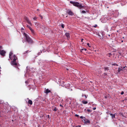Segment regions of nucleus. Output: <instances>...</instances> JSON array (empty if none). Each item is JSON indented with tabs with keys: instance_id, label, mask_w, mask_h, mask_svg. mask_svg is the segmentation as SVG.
Instances as JSON below:
<instances>
[{
	"instance_id": "1",
	"label": "nucleus",
	"mask_w": 127,
	"mask_h": 127,
	"mask_svg": "<svg viewBox=\"0 0 127 127\" xmlns=\"http://www.w3.org/2000/svg\"><path fill=\"white\" fill-rule=\"evenodd\" d=\"M23 34L25 37L26 40L28 43L31 44L33 43L32 40L28 34L25 32Z\"/></svg>"
},
{
	"instance_id": "2",
	"label": "nucleus",
	"mask_w": 127,
	"mask_h": 127,
	"mask_svg": "<svg viewBox=\"0 0 127 127\" xmlns=\"http://www.w3.org/2000/svg\"><path fill=\"white\" fill-rule=\"evenodd\" d=\"M70 2L76 7H78L80 9L84 8V6H82L79 3L77 2H74L73 1H70Z\"/></svg>"
},
{
	"instance_id": "3",
	"label": "nucleus",
	"mask_w": 127,
	"mask_h": 127,
	"mask_svg": "<svg viewBox=\"0 0 127 127\" xmlns=\"http://www.w3.org/2000/svg\"><path fill=\"white\" fill-rule=\"evenodd\" d=\"M17 57L15 55H13V61H12L11 62V64L12 65L16 66L17 65V64L16 62V60L17 59Z\"/></svg>"
},
{
	"instance_id": "4",
	"label": "nucleus",
	"mask_w": 127,
	"mask_h": 127,
	"mask_svg": "<svg viewBox=\"0 0 127 127\" xmlns=\"http://www.w3.org/2000/svg\"><path fill=\"white\" fill-rule=\"evenodd\" d=\"M82 121L86 124H88L90 123V120H88L86 118H84V119H83Z\"/></svg>"
},
{
	"instance_id": "5",
	"label": "nucleus",
	"mask_w": 127,
	"mask_h": 127,
	"mask_svg": "<svg viewBox=\"0 0 127 127\" xmlns=\"http://www.w3.org/2000/svg\"><path fill=\"white\" fill-rule=\"evenodd\" d=\"M66 13L68 15L71 16H72L74 14L73 12L70 9L67 10L66 11Z\"/></svg>"
},
{
	"instance_id": "6",
	"label": "nucleus",
	"mask_w": 127,
	"mask_h": 127,
	"mask_svg": "<svg viewBox=\"0 0 127 127\" xmlns=\"http://www.w3.org/2000/svg\"><path fill=\"white\" fill-rule=\"evenodd\" d=\"M25 19V20L28 23V24L30 25L31 26L32 25V24L30 22L29 20L28 19V18L26 17H25L24 18Z\"/></svg>"
},
{
	"instance_id": "7",
	"label": "nucleus",
	"mask_w": 127,
	"mask_h": 127,
	"mask_svg": "<svg viewBox=\"0 0 127 127\" xmlns=\"http://www.w3.org/2000/svg\"><path fill=\"white\" fill-rule=\"evenodd\" d=\"M6 53V52L4 50H1L0 51V54L2 56H4L5 54Z\"/></svg>"
},
{
	"instance_id": "8",
	"label": "nucleus",
	"mask_w": 127,
	"mask_h": 127,
	"mask_svg": "<svg viewBox=\"0 0 127 127\" xmlns=\"http://www.w3.org/2000/svg\"><path fill=\"white\" fill-rule=\"evenodd\" d=\"M125 68V67H123L121 66L120 68L119 67V69L118 70V72L119 73L120 72V71L121 70H122L123 69Z\"/></svg>"
},
{
	"instance_id": "9",
	"label": "nucleus",
	"mask_w": 127,
	"mask_h": 127,
	"mask_svg": "<svg viewBox=\"0 0 127 127\" xmlns=\"http://www.w3.org/2000/svg\"><path fill=\"white\" fill-rule=\"evenodd\" d=\"M52 109L55 112L56 111L58 110V109L54 106H53L52 107Z\"/></svg>"
},
{
	"instance_id": "10",
	"label": "nucleus",
	"mask_w": 127,
	"mask_h": 127,
	"mask_svg": "<svg viewBox=\"0 0 127 127\" xmlns=\"http://www.w3.org/2000/svg\"><path fill=\"white\" fill-rule=\"evenodd\" d=\"M27 99L29 100L28 101V103L29 104H30L31 105H32V100L29 99V98H27Z\"/></svg>"
},
{
	"instance_id": "11",
	"label": "nucleus",
	"mask_w": 127,
	"mask_h": 127,
	"mask_svg": "<svg viewBox=\"0 0 127 127\" xmlns=\"http://www.w3.org/2000/svg\"><path fill=\"white\" fill-rule=\"evenodd\" d=\"M44 92L46 94H48V93L51 92V91L49 90L48 89H47L45 90L44 91Z\"/></svg>"
},
{
	"instance_id": "12",
	"label": "nucleus",
	"mask_w": 127,
	"mask_h": 127,
	"mask_svg": "<svg viewBox=\"0 0 127 127\" xmlns=\"http://www.w3.org/2000/svg\"><path fill=\"white\" fill-rule=\"evenodd\" d=\"M116 114H110V116H111L112 119H113L115 118Z\"/></svg>"
},
{
	"instance_id": "13",
	"label": "nucleus",
	"mask_w": 127,
	"mask_h": 127,
	"mask_svg": "<svg viewBox=\"0 0 127 127\" xmlns=\"http://www.w3.org/2000/svg\"><path fill=\"white\" fill-rule=\"evenodd\" d=\"M107 74L105 73H104L102 75V77L104 78H105L106 77V76H107Z\"/></svg>"
},
{
	"instance_id": "14",
	"label": "nucleus",
	"mask_w": 127,
	"mask_h": 127,
	"mask_svg": "<svg viewBox=\"0 0 127 127\" xmlns=\"http://www.w3.org/2000/svg\"><path fill=\"white\" fill-rule=\"evenodd\" d=\"M65 35L67 38H68L70 37V34L69 33L66 32L65 33Z\"/></svg>"
},
{
	"instance_id": "15",
	"label": "nucleus",
	"mask_w": 127,
	"mask_h": 127,
	"mask_svg": "<svg viewBox=\"0 0 127 127\" xmlns=\"http://www.w3.org/2000/svg\"><path fill=\"white\" fill-rule=\"evenodd\" d=\"M30 30H31V32L33 35H34L35 34V33L34 31L32 29V28Z\"/></svg>"
},
{
	"instance_id": "16",
	"label": "nucleus",
	"mask_w": 127,
	"mask_h": 127,
	"mask_svg": "<svg viewBox=\"0 0 127 127\" xmlns=\"http://www.w3.org/2000/svg\"><path fill=\"white\" fill-rule=\"evenodd\" d=\"M104 69L105 71H107L109 70V67H104Z\"/></svg>"
},
{
	"instance_id": "17",
	"label": "nucleus",
	"mask_w": 127,
	"mask_h": 127,
	"mask_svg": "<svg viewBox=\"0 0 127 127\" xmlns=\"http://www.w3.org/2000/svg\"><path fill=\"white\" fill-rule=\"evenodd\" d=\"M82 102L83 104H87L88 103L87 101H86L84 100H83Z\"/></svg>"
},
{
	"instance_id": "18",
	"label": "nucleus",
	"mask_w": 127,
	"mask_h": 127,
	"mask_svg": "<svg viewBox=\"0 0 127 127\" xmlns=\"http://www.w3.org/2000/svg\"><path fill=\"white\" fill-rule=\"evenodd\" d=\"M12 54L13 53L12 52H10L9 54V57L11 60H12V59L11 58V56Z\"/></svg>"
},
{
	"instance_id": "19",
	"label": "nucleus",
	"mask_w": 127,
	"mask_h": 127,
	"mask_svg": "<svg viewBox=\"0 0 127 127\" xmlns=\"http://www.w3.org/2000/svg\"><path fill=\"white\" fill-rule=\"evenodd\" d=\"M35 26L37 27L39 26V24L37 23H36L35 24Z\"/></svg>"
},
{
	"instance_id": "20",
	"label": "nucleus",
	"mask_w": 127,
	"mask_h": 127,
	"mask_svg": "<svg viewBox=\"0 0 127 127\" xmlns=\"http://www.w3.org/2000/svg\"><path fill=\"white\" fill-rule=\"evenodd\" d=\"M108 55L109 57H110L111 56H112V54H111V53H108Z\"/></svg>"
},
{
	"instance_id": "21",
	"label": "nucleus",
	"mask_w": 127,
	"mask_h": 127,
	"mask_svg": "<svg viewBox=\"0 0 127 127\" xmlns=\"http://www.w3.org/2000/svg\"><path fill=\"white\" fill-rule=\"evenodd\" d=\"M84 96V97H85L86 98L87 97V96L86 95L83 94L82 95V96L83 97Z\"/></svg>"
},
{
	"instance_id": "22",
	"label": "nucleus",
	"mask_w": 127,
	"mask_h": 127,
	"mask_svg": "<svg viewBox=\"0 0 127 127\" xmlns=\"http://www.w3.org/2000/svg\"><path fill=\"white\" fill-rule=\"evenodd\" d=\"M87 45L90 47H91V45L89 43H87Z\"/></svg>"
},
{
	"instance_id": "23",
	"label": "nucleus",
	"mask_w": 127,
	"mask_h": 127,
	"mask_svg": "<svg viewBox=\"0 0 127 127\" xmlns=\"http://www.w3.org/2000/svg\"><path fill=\"white\" fill-rule=\"evenodd\" d=\"M27 27L30 29V30L32 29L28 25H27Z\"/></svg>"
},
{
	"instance_id": "24",
	"label": "nucleus",
	"mask_w": 127,
	"mask_h": 127,
	"mask_svg": "<svg viewBox=\"0 0 127 127\" xmlns=\"http://www.w3.org/2000/svg\"><path fill=\"white\" fill-rule=\"evenodd\" d=\"M107 114H110H110H112V113H111V112L110 111H108L107 112Z\"/></svg>"
},
{
	"instance_id": "25",
	"label": "nucleus",
	"mask_w": 127,
	"mask_h": 127,
	"mask_svg": "<svg viewBox=\"0 0 127 127\" xmlns=\"http://www.w3.org/2000/svg\"><path fill=\"white\" fill-rule=\"evenodd\" d=\"M112 65H115H115H116L117 66H118V65L117 64H112Z\"/></svg>"
},
{
	"instance_id": "26",
	"label": "nucleus",
	"mask_w": 127,
	"mask_h": 127,
	"mask_svg": "<svg viewBox=\"0 0 127 127\" xmlns=\"http://www.w3.org/2000/svg\"><path fill=\"white\" fill-rule=\"evenodd\" d=\"M80 118L81 119H84V118H85V117H83L82 116H81L80 117Z\"/></svg>"
},
{
	"instance_id": "27",
	"label": "nucleus",
	"mask_w": 127,
	"mask_h": 127,
	"mask_svg": "<svg viewBox=\"0 0 127 127\" xmlns=\"http://www.w3.org/2000/svg\"><path fill=\"white\" fill-rule=\"evenodd\" d=\"M61 27L63 28H64V25L63 24H62L61 25Z\"/></svg>"
},
{
	"instance_id": "28",
	"label": "nucleus",
	"mask_w": 127,
	"mask_h": 127,
	"mask_svg": "<svg viewBox=\"0 0 127 127\" xmlns=\"http://www.w3.org/2000/svg\"><path fill=\"white\" fill-rule=\"evenodd\" d=\"M87 111L88 112H92V110H91L90 109H88L87 110Z\"/></svg>"
},
{
	"instance_id": "29",
	"label": "nucleus",
	"mask_w": 127,
	"mask_h": 127,
	"mask_svg": "<svg viewBox=\"0 0 127 127\" xmlns=\"http://www.w3.org/2000/svg\"><path fill=\"white\" fill-rule=\"evenodd\" d=\"M37 17H35L33 18V19L34 20H36L37 19Z\"/></svg>"
},
{
	"instance_id": "30",
	"label": "nucleus",
	"mask_w": 127,
	"mask_h": 127,
	"mask_svg": "<svg viewBox=\"0 0 127 127\" xmlns=\"http://www.w3.org/2000/svg\"><path fill=\"white\" fill-rule=\"evenodd\" d=\"M86 12V11L84 10H83L82 11V13H85Z\"/></svg>"
},
{
	"instance_id": "31",
	"label": "nucleus",
	"mask_w": 127,
	"mask_h": 127,
	"mask_svg": "<svg viewBox=\"0 0 127 127\" xmlns=\"http://www.w3.org/2000/svg\"><path fill=\"white\" fill-rule=\"evenodd\" d=\"M2 49V47L0 45V51H1V50Z\"/></svg>"
},
{
	"instance_id": "32",
	"label": "nucleus",
	"mask_w": 127,
	"mask_h": 127,
	"mask_svg": "<svg viewBox=\"0 0 127 127\" xmlns=\"http://www.w3.org/2000/svg\"><path fill=\"white\" fill-rule=\"evenodd\" d=\"M124 93V92L123 91H122L121 93V94L122 95Z\"/></svg>"
},
{
	"instance_id": "33",
	"label": "nucleus",
	"mask_w": 127,
	"mask_h": 127,
	"mask_svg": "<svg viewBox=\"0 0 127 127\" xmlns=\"http://www.w3.org/2000/svg\"><path fill=\"white\" fill-rule=\"evenodd\" d=\"M82 50H84L85 51H86V50H87V49L85 48H83V49H82Z\"/></svg>"
},
{
	"instance_id": "34",
	"label": "nucleus",
	"mask_w": 127,
	"mask_h": 127,
	"mask_svg": "<svg viewBox=\"0 0 127 127\" xmlns=\"http://www.w3.org/2000/svg\"><path fill=\"white\" fill-rule=\"evenodd\" d=\"M28 50L27 51H25V53H24V54H25L26 53H28Z\"/></svg>"
},
{
	"instance_id": "35",
	"label": "nucleus",
	"mask_w": 127,
	"mask_h": 127,
	"mask_svg": "<svg viewBox=\"0 0 127 127\" xmlns=\"http://www.w3.org/2000/svg\"><path fill=\"white\" fill-rule=\"evenodd\" d=\"M97 26V25H95L94 26V27H95V28H96V27Z\"/></svg>"
},
{
	"instance_id": "36",
	"label": "nucleus",
	"mask_w": 127,
	"mask_h": 127,
	"mask_svg": "<svg viewBox=\"0 0 127 127\" xmlns=\"http://www.w3.org/2000/svg\"><path fill=\"white\" fill-rule=\"evenodd\" d=\"M75 116H76V117H78L79 116V115H78L76 114L75 115Z\"/></svg>"
},
{
	"instance_id": "37",
	"label": "nucleus",
	"mask_w": 127,
	"mask_h": 127,
	"mask_svg": "<svg viewBox=\"0 0 127 127\" xmlns=\"http://www.w3.org/2000/svg\"><path fill=\"white\" fill-rule=\"evenodd\" d=\"M48 117V118L50 119V116L49 115H47Z\"/></svg>"
},
{
	"instance_id": "38",
	"label": "nucleus",
	"mask_w": 127,
	"mask_h": 127,
	"mask_svg": "<svg viewBox=\"0 0 127 127\" xmlns=\"http://www.w3.org/2000/svg\"><path fill=\"white\" fill-rule=\"evenodd\" d=\"M93 110H95V109H96V107H94V108H93Z\"/></svg>"
},
{
	"instance_id": "39",
	"label": "nucleus",
	"mask_w": 127,
	"mask_h": 127,
	"mask_svg": "<svg viewBox=\"0 0 127 127\" xmlns=\"http://www.w3.org/2000/svg\"><path fill=\"white\" fill-rule=\"evenodd\" d=\"M81 127V126L80 125H79L78 126H76V127Z\"/></svg>"
},
{
	"instance_id": "40",
	"label": "nucleus",
	"mask_w": 127,
	"mask_h": 127,
	"mask_svg": "<svg viewBox=\"0 0 127 127\" xmlns=\"http://www.w3.org/2000/svg\"><path fill=\"white\" fill-rule=\"evenodd\" d=\"M83 38H82L81 39V42H83Z\"/></svg>"
},
{
	"instance_id": "41",
	"label": "nucleus",
	"mask_w": 127,
	"mask_h": 127,
	"mask_svg": "<svg viewBox=\"0 0 127 127\" xmlns=\"http://www.w3.org/2000/svg\"><path fill=\"white\" fill-rule=\"evenodd\" d=\"M60 106H61V107H63V106L61 104H60Z\"/></svg>"
},
{
	"instance_id": "42",
	"label": "nucleus",
	"mask_w": 127,
	"mask_h": 127,
	"mask_svg": "<svg viewBox=\"0 0 127 127\" xmlns=\"http://www.w3.org/2000/svg\"><path fill=\"white\" fill-rule=\"evenodd\" d=\"M21 29L22 30H24V29L23 28H21Z\"/></svg>"
},
{
	"instance_id": "43",
	"label": "nucleus",
	"mask_w": 127,
	"mask_h": 127,
	"mask_svg": "<svg viewBox=\"0 0 127 127\" xmlns=\"http://www.w3.org/2000/svg\"><path fill=\"white\" fill-rule=\"evenodd\" d=\"M120 115H123V114L122 113H120Z\"/></svg>"
},
{
	"instance_id": "44",
	"label": "nucleus",
	"mask_w": 127,
	"mask_h": 127,
	"mask_svg": "<svg viewBox=\"0 0 127 127\" xmlns=\"http://www.w3.org/2000/svg\"><path fill=\"white\" fill-rule=\"evenodd\" d=\"M28 83V82L27 81H25V83H26V84L27 83Z\"/></svg>"
},
{
	"instance_id": "45",
	"label": "nucleus",
	"mask_w": 127,
	"mask_h": 127,
	"mask_svg": "<svg viewBox=\"0 0 127 127\" xmlns=\"http://www.w3.org/2000/svg\"><path fill=\"white\" fill-rule=\"evenodd\" d=\"M40 17L41 18V19H42V17L41 16H40Z\"/></svg>"
},
{
	"instance_id": "46",
	"label": "nucleus",
	"mask_w": 127,
	"mask_h": 127,
	"mask_svg": "<svg viewBox=\"0 0 127 127\" xmlns=\"http://www.w3.org/2000/svg\"><path fill=\"white\" fill-rule=\"evenodd\" d=\"M39 9H37V11H39Z\"/></svg>"
},
{
	"instance_id": "47",
	"label": "nucleus",
	"mask_w": 127,
	"mask_h": 127,
	"mask_svg": "<svg viewBox=\"0 0 127 127\" xmlns=\"http://www.w3.org/2000/svg\"><path fill=\"white\" fill-rule=\"evenodd\" d=\"M123 42V40H122V41H121V42Z\"/></svg>"
},
{
	"instance_id": "48",
	"label": "nucleus",
	"mask_w": 127,
	"mask_h": 127,
	"mask_svg": "<svg viewBox=\"0 0 127 127\" xmlns=\"http://www.w3.org/2000/svg\"><path fill=\"white\" fill-rule=\"evenodd\" d=\"M108 36H110V34H109L108 35Z\"/></svg>"
},
{
	"instance_id": "49",
	"label": "nucleus",
	"mask_w": 127,
	"mask_h": 127,
	"mask_svg": "<svg viewBox=\"0 0 127 127\" xmlns=\"http://www.w3.org/2000/svg\"><path fill=\"white\" fill-rule=\"evenodd\" d=\"M38 127H40L39 126H38Z\"/></svg>"
},
{
	"instance_id": "50",
	"label": "nucleus",
	"mask_w": 127,
	"mask_h": 127,
	"mask_svg": "<svg viewBox=\"0 0 127 127\" xmlns=\"http://www.w3.org/2000/svg\"><path fill=\"white\" fill-rule=\"evenodd\" d=\"M106 97H105V98H106Z\"/></svg>"
},
{
	"instance_id": "51",
	"label": "nucleus",
	"mask_w": 127,
	"mask_h": 127,
	"mask_svg": "<svg viewBox=\"0 0 127 127\" xmlns=\"http://www.w3.org/2000/svg\"><path fill=\"white\" fill-rule=\"evenodd\" d=\"M12 121H13V120H12Z\"/></svg>"
},
{
	"instance_id": "52",
	"label": "nucleus",
	"mask_w": 127,
	"mask_h": 127,
	"mask_svg": "<svg viewBox=\"0 0 127 127\" xmlns=\"http://www.w3.org/2000/svg\"><path fill=\"white\" fill-rule=\"evenodd\" d=\"M124 38V37H123V38Z\"/></svg>"
}]
</instances>
